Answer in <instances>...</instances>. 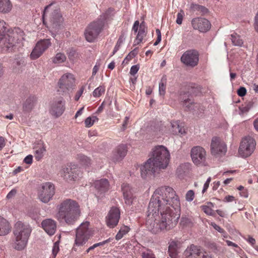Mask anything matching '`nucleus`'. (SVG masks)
Returning <instances> with one entry per match:
<instances>
[{
  "label": "nucleus",
  "instance_id": "8",
  "mask_svg": "<svg viewBox=\"0 0 258 258\" xmlns=\"http://www.w3.org/2000/svg\"><path fill=\"white\" fill-rule=\"evenodd\" d=\"M59 94L64 95L69 93L75 86V78L70 73H67L61 76L58 82Z\"/></svg>",
  "mask_w": 258,
  "mask_h": 258
},
{
  "label": "nucleus",
  "instance_id": "39",
  "mask_svg": "<svg viewBox=\"0 0 258 258\" xmlns=\"http://www.w3.org/2000/svg\"><path fill=\"white\" fill-rule=\"evenodd\" d=\"M66 59L64 54L62 53H57L53 58V62L55 63H60L64 62Z\"/></svg>",
  "mask_w": 258,
  "mask_h": 258
},
{
  "label": "nucleus",
  "instance_id": "48",
  "mask_svg": "<svg viewBox=\"0 0 258 258\" xmlns=\"http://www.w3.org/2000/svg\"><path fill=\"white\" fill-rule=\"evenodd\" d=\"M139 69L140 66L139 64L133 66L131 68L130 73L131 75L134 76L137 73Z\"/></svg>",
  "mask_w": 258,
  "mask_h": 258
},
{
  "label": "nucleus",
  "instance_id": "54",
  "mask_svg": "<svg viewBox=\"0 0 258 258\" xmlns=\"http://www.w3.org/2000/svg\"><path fill=\"white\" fill-rule=\"evenodd\" d=\"M33 156L31 155L27 156L24 159V162L27 164H31L32 163Z\"/></svg>",
  "mask_w": 258,
  "mask_h": 258
},
{
  "label": "nucleus",
  "instance_id": "28",
  "mask_svg": "<svg viewBox=\"0 0 258 258\" xmlns=\"http://www.w3.org/2000/svg\"><path fill=\"white\" fill-rule=\"evenodd\" d=\"M171 132L175 135H183L185 134V130L179 124L178 121H174L171 122Z\"/></svg>",
  "mask_w": 258,
  "mask_h": 258
},
{
  "label": "nucleus",
  "instance_id": "23",
  "mask_svg": "<svg viewBox=\"0 0 258 258\" xmlns=\"http://www.w3.org/2000/svg\"><path fill=\"white\" fill-rule=\"evenodd\" d=\"M202 253V251L197 246L192 244L185 249L184 255L185 258H199Z\"/></svg>",
  "mask_w": 258,
  "mask_h": 258
},
{
  "label": "nucleus",
  "instance_id": "15",
  "mask_svg": "<svg viewBox=\"0 0 258 258\" xmlns=\"http://www.w3.org/2000/svg\"><path fill=\"white\" fill-rule=\"evenodd\" d=\"M147 27L144 21L140 24L139 21L134 22L132 27V31L135 33H137L136 39L134 42V45H136L141 43L144 37L146 35Z\"/></svg>",
  "mask_w": 258,
  "mask_h": 258
},
{
  "label": "nucleus",
  "instance_id": "45",
  "mask_svg": "<svg viewBox=\"0 0 258 258\" xmlns=\"http://www.w3.org/2000/svg\"><path fill=\"white\" fill-rule=\"evenodd\" d=\"M195 197V192L192 190H189L185 194V200L187 202H191Z\"/></svg>",
  "mask_w": 258,
  "mask_h": 258
},
{
  "label": "nucleus",
  "instance_id": "44",
  "mask_svg": "<svg viewBox=\"0 0 258 258\" xmlns=\"http://www.w3.org/2000/svg\"><path fill=\"white\" fill-rule=\"evenodd\" d=\"M7 28L6 27V23L2 20L0 19V42L3 39L4 36L6 33Z\"/></svg>",
  "mask_w": 258,
  "mask_h": 258
},
{
  "label": "nucleus",
  "instance_id": "57",
  "mask_svg": "<svg viewBox=\"0 0 258 258\" xmlns=\"http://www.w3.org/2000/svg\"><path fill=\"white\" fill-rule=\"evenodd\" d=\"M84 90V88L83 87H82L81 88V89L76 93L75 97V99L76 101L79 100L80 97L81 96L82 94L83 93Z\"/></svg>",
  "mask_w": 258,
  "mask_h": 258
},
{
  "label": "nucleus",
  "instance_id": "52",
  "mask_svg": "<svg viewBox=\"0 0 258 258\" xmlns=\"http://www.w3.org/2000/svg\"><path fill=\"white\" fill-rule=\"evenodd\" d=\"M246 93V89L244 87H240L237 90V94L240 97H243L245 95Z\"/></svg>",
  "mask_w": 258,
  "mask_h": 258
},
{
  "label": "nucleus",
  "instance_id": "40",
  "mask_svg": "<svg viewBox=\"0 0 258 258\" xmlns=\"http://www.w3.org/2000/svg\"><path fill=\"white\" fill-rule=\"evenodd\" d=\"M98 120V118L96 116L88 117L85 120V126L87 127H90L93 125L94 122Z\"/></svg>",
  "mask_w": 258,
  "mask_h": 258
},
{
  "label": "nucleus",
  "instance_id": "42",
  "mask_svg": "<svg viewBox=\"0 0 258 258\" xmlns=\"http://www.w3.org/2000/svg\"><path fill=\"white\" fill-rule=\"evenodd\" d=\"M45 151V148L43 146L35 150V158L37 161H39L42 158Z\"/></svg>",
  "mask_w": 258,
  "mask_h": 258
},
{
  "label": "nucleus",
  "instance_id": "11",
  "mask_svg": "<svg viewBox=\"0 0 258 258\" xmlns=\"http://www.w3.org/2000/svg\"><path fill=\"white\" fill-rule=\"evenodd\" d=\"M54 193V186L53 184L50 182L43 183L38 189V199L42 202L47 203L52 199Z\"/></svg>",
  "mask_w": 258,
  "mask_h": 258
},
{
  "label": "nucleus",
  "instance_id": "27",
  "mask_svg": "<svg viewBox=\"0 0 258 258\" xmlns=\"http://www.w3.org/2000/svg\"><path fill=\"white\" fill-rule=\"evenodd\" d=\"M10 229L9 223L0 216V236L7 235L9 233Z\"/></svg>",
  "mask_w": 258,
  "mask_h": 258
},
{
  "label": "nucleus",
  "instance_id": "59",
  "mask_svg": "<svg viewBox=\"0 0 258 258\" xmlns=\"http://www.w3.org/2000/svg\"><path fill=\"white\" fill-rule=\"evenodd\" d=\"M112 239H111L110 238H109L108 239H107L106 240H104V241H103L102 242H99V243H95V244H94V247H97L99 246H102L104 244H105V243H107L110 242L111 241V240H112Z\"/></svg>",
  "mask_w": 258,
  "mask_h": 258
},
{
  "label": "nucleus",
  "instance_id": "13",
  "mask_svg": "<svg viewBox=\"0 0 258 258\" xmlns=\"http://www.w3.org/2000/svg\"><path fill=\"white\" fill-rule=\"evenodd\" d=\"M206 151L201 146L194 147L190 151V156L194 163L197 165L204 164L206 160Z\"/></svg>",
  "mask_w": 258,
  "mask_h": 258
},
{
  "label": "nucleus",
  "instance_id": "6",
  "mask_svg": "<svg viewBox=\"0 0 258 258\" xmlns=\"http://www.w3.org/2000/svg\"><path fill=\"white\" fill-rule=\"evenodd\" d=\"M104 24L103 20H98L89 24L84 33L86 40L89 42H94L102 30Z\"/></svg>",
  "mask_w": 258,
  "mask_h": 258
},
{
  "label": "nucleus",
  "instance_id": "30",
  "mask_svg": "<svg viewBox=\"0 0 258 258\" xmlns=\"http://www.w3.org/2000/svg\"><path fill=\"white\" fill-rule=\"evenodd\" d=\"M12 8V5L10 0H0V13H9Z\"/></svg>",
  "mask_w": 258,
  "mask_h": 258
},
{
  "label": "nucleus",
  "instance_id": "37",
  "mask_svg": "<svg viewBox=\"0 0 258 258\" xmlns=\"http://www.w3.org/2000/svg\"><path fill=\"white\" fill-rule=\"evenodd\" d=\"M125 37L123 34H122L119 39H118L117 43L114 48L113 51L112 52V55H114L119 49L120 47L121 44L123 42V41L125 40Z\"/></svg>",
  "mask_w": 258,
  "mask_h": 258
},
{
  "label": "nucleus",
  "instance_id": "56",
  "mask_svg": "<svg viewBox=\"0 0 258 258\" xmlns=\"http://www.w3.org/2000/svg\"><path fill=\"white\" fill-rule=\"evenodd\" d=\"M211 225L213 226V227L217 231H218V232H220V233H224L225 232V231L224 230V229H223L222 228H221L220 226H219L218 225H217L216 223H211Z\"/></svg>",
  "mask_w": 258,
  "mask_h": 258
},
{
  "label": "nucleus",
  "instance_id": "22",
  "mask_svg": "<svg viewBox=\"0 0 258 258\" xmlns=\"http://www.w3.org/2000/svg\"><path fill=\"white\" fill-rule=\"evenodd\" d=\"M94 184L95 188L97 190V194L99 197H102V195L106 192L109 188V184L106 179L97 180Z\"/></svg>",
  "mask_w": 258,
  "mask_h": 258
},
{
  "label": "nucleus",
  "instance_id": "46",
  "mask_svg": "<svg viewBox=\"0 0 258 258\" xmlns=\"http://www.w3.org/2000/svg\"><path fill=\"white\" fill-rule=\"evenodd\" d=\"M190 8L193 11L200 10L204 12L205 10H206V9L204 7L194 3L191 4Z\"/></svg>",
  "mask_w": 258,
  "mask_h": 258
},
{
  "label": "nucleus",
  "instance_id": "60",
  "mask_svg": "<svg viewBox=\"0 0 258 258\" xmlns=\"http://www.w3.org/2000/svg\"><path fill=\"white\" fill-rule=\"evenodd\" d=\"M6 145L5 139L3 137H0V151L5 147Z\"/></svg>",
  "mask_w": 258,
  "mask_h": 258
},
{
  "label": "nucleus",
  "instance_id": "12",
  "mask_svg": "<svg viewBox=\"0 0 258 258\" xmlns=\"http://www.w3.org/2000/svg\"><path fill=\"white\" fill-rule=\"evenodd\" d=\"M180 60L185 66L194 68L198 64L199 53L195 49L186 50L181 56Z\"/></svg>",
  "mask_w": 258,
  "mask_h": 258
},
{
  "label": "nucleus",
  "instance_id": "38",
  "mask_svg": "<svg viewBox=\"0 0 258 258\" xmlns=\"http://www.w3.org/2000/svg\"><path fill=\"white\" fill-rule=\"evenodd\" d=\"M213 206V204L211 202H209L207 203V205H203L201 208L202 210L207 215H212L213 214V210L212 209L211 207Z\"/></svg>",
  "mask_w": 258,
  "mask_h": 258
},
{
  "label": "nucleus",
  "instance_id": "1",
  "mask_svg": "<svg viewBox=\"0 0 258 258\" xmlns=\"http://www.w3.org/2000/svg\"><path fill=\"white\" fill-rule=\"evenodd\" d=\"M180 203L175 190L169 186L155 190L148 206L147 228L153 233L169 230L179 218Z\"/></svg>",
  "mask_w": 258,
  "mask_h": 258
},
{
  "label": "nucleus",
  "instance_id": "55",
  "mask_svg": "<svg viewBox=\"0 0 258 258\" xmlns=\"http://www.w3.org/2000/svg\"><path fill=\"white\" fill-rule=\"evenodd\" d=\"M100 66V63L99 62H96L95 66L93 67L92 71V77L94 76L97 73Z\"/></svg>",
  "mask_w": 258,
  "mask_h": 258
},
{
  "label": "nucleus",
  "instance_id": "51",
  "mask_svg": "<svg viewBox=\"0 0 258 258\" xmlns=\"http://www.w3.org/2000/svg\"><path fill=\"white\" fill-rule=\"evenodd\" d=\"M142 258H155L154 255L150 251H145L142 253Z\"/></svg>",
  "mask_w": 258,
  "mask_h": 258
},
{
  "label": "nucleus",
  "instance_id": "10",
  "mask_svg": "<svg viewBox=\"0 0 258 258\" xmlns=\"http://www.w3.org/2000/svg\"><path fill=\"white\" fill-rule=\"evenodd\" d=\"M59 174L67 181L77 180L82 175L80 169L74 164H71L66 167H63L60 171Z\"/></svg>",
  "mask_w": 258,
  "mask_h": 258
},
{
  "label": "nucleus",
  "instance_id": "34",
  "mask_svg": "<svg viewBox=\"0 0 258 258\" xmlns=\"http://www.w3.org/2000/svg\"><path fill=\"white\" fill-rule=\"evenodd\" d=\"M77 159L80 163L83 165L88 166L91 164V159L83 154H79L77 155Z\"/></svg>",
  "mask_w": 258,
  "mask_h": 258
},
{
  "label": "nucleus",
  "instance_id": "5",
  "mask_svg": "<svg viewBox=\"0 0 258 258\" xmlns=\"http://www.w3.org/2000/svg\"><path fill=\"white\" fill-rule=\"evenodd\" d=\"M89 223L86 222L82 223L77 229L75 245L73 249L77 250L76 247L84 245L92 236V233L89 229Z\"/></svg>",
  "mask_w": 258,
  "mask_h": 258
},
{
  "label": "nucleus",
  "instance_id": "16",
  "mask_svg": "<svg viewBox=\"0 0 258 258\" xmlns=\"http://www.w3.org/2000/svg\"><path fill=\"white\" fill-rule=\"evenodd\" d=\"M120 216L119 209L116 207H112L106 217L107 225L110 228H113L116 226L118 223Z\"/></svg>",
  "mask_w": 258,
  "mask_h": 258
},
{
  "label": "nucleus",
  "instance_id": "53",
  "mask_svg": "<svg viewBox=\"0 0 258 258\" xmlns=\"http://www.w3.org/2000/svg\"><path fill=\"white\" fill-rule=\"evenodd\" d=\"M226 242L229 246H232V247L236 248L237 249L235 250L236 251H238V249L241 250L240 247H239L238 245L236 244V243H235L230 240H226Z\"/></svg>",
  "mask_w": 258,
  "mask_h": 258
},
{
  "label": "nucleus",
  "instance_id": "62",
  "mask_svg": "<svg viewBox=\"0 0 258 258\" xmlns=\"http://www.w3.org/2000/svg\"><path fill=\"white\" fill-rule=\"evenodd\" d=\"M16 63L17 66H25V62L23 58L17 59L16 61Z\"/></svg>",
  "mask_w": 258,
  "mask_h": 258
},
{
  "label": "nucleus",
  "instance_id": "43",
  "mask_svg": "<svg viewBox=\"0 0 258 258\" xmlns=\"http://www.w3.org/2000/svg\"><path fill=\"white\" fill-rule=\"evenodd\" d=\"M180 224L183 226H191L192 225V219L187 217H182Z\"/></svg>",
  "mask_w": 258,
  "mask_h": 258
},
{
  "label": "nucleus",
  "instance_id": "20",
  "mask_svg": "<svg viewBox=\"0 0 258 258\" xmlns=\"http://www.w3.org/2000/svg\"><path fill=\"white\" fill-rule=\"evenodd\" d=\"M127 149L125 145H120L118 146L113 151L111 159L114 162L121 161L126 155Z\"/></svg>",
  "mask_w": 258,
  "mask_h": 258
},
{
  "label": "nucleus",
  "instance_id": "63",
  "mask_svg": "<svg viewBox=\"0 0 258 258\" xmlns=\"http://www.w3.org/2000/svg\"><path fill=\"white\" fill-rule=\"evenodd\" d=\"M138 48H135L134 50H133L132 51H131L128 54L134 58L135 57L137 54H138Z\"/></svg>",
  "mask_w": 258,
  "mask_h": 258
},
{
  "label": "nucleus",
  "instance_id": "50",
  "mask_svg": "<svg viewBox=\"0 0 258 258\" xmlns=\"http://www.w3.org/2000/svg\"><path fill=\"white\" fill-rule=\"evenodd\" d=\"M58 250H59V244L57 242H56L54 243L53 248H52V254H53L54 257H55V256L56 255Z\"/></svg>",
  "mask_w": 258,
  "mask_h": 258
},
{
  "label": "nucleus",
  "instance_id": "49",
  "mask_svg": "<svg viewBox=\"0 0 258 258\" xmlns=\"http://www.w3.org/2000/svg\"><path fill=\"white\" fill-rule=\"evenodd\" d=\"M156 32L157 35V38L156 41L154 43V46L157 45L161 40V33L160 30L159 29H157L156 30Z\"/></svg>",
  "mask_w": 258,
  "mask_h": 258
},
{
  "label": "nucleus",
  "instance_id": "36",
  "mask_svg": "<svg viewBox=\"0 0 258 258\" xmlns=\"http://www.w3.org/2000/svg\"><path fill=\"white\" fill-rule=\"evenodd\" d=\"M11 33L15 36V38L19 41V42H20L24 39V33L19 28H15L13 31V32Z\"/></svg>",
  "mask_w": 258,
  "mask_h": 258
},
{
  "label": "nucleus",
  "instance_id": "7",
  "mask_svg": "<svg viewBox=\"0 0 258 258\" xmlns=\"http://www.w3.org/2000/svg\"><path fill=\"white\" fill-rule=\"evenodd\" d=\"M227 151V145L220 138L213 137L210 144V152L212 156L220 158L225 155Z\"/></svg>",
  "mask_w": 258,
  "mask_h": 258
},
{
  "label": "nucleus",
  "instance_id": "41",
  "mask_svg": "<svg viewBox=\"0 0 258 258\" xmlns=\"http://www.w3.org/2000/svg\"><path fill=\"white\" fill-rule=\"evenodd\" d=\"M105 87L104 86H99L93 92V96L94 97H99L104 93Z\"/></svg>",
  "mask_w": 258,
  "mask_h": 258
},
{
  "label": "nucleus",
  "instance_id": "26",
  "mask_svg": "<svg viewBox=\"0 0 258 258\" xmlns=\"http://www.w3.org/2000/svg\"><path fill=\"white\" fill-rule=\"evenodd\" d=\"M180 99L182 100L183 105L188 110H195L197 106L189 98L188 93H185L180 95Z\"/></svg>",
  "mask_w": 258,
  "mask_h": 258
},
{
  "label": "nucleus",
  "instance_id": "17",
  "mask_svg": "<svg viewBox=\"0 0 258 258\" xmlns=\"http://www.w3.org/2000/svg\"><path fill=\"white\" fill-rule=\"evenodd\" d=\"M191 24L194 29L198 30L201 32H206L211 28V23L206 19L196 18L192 20Z\"/></svg>",
  "mask_w": 258,
  "mask_h": 258
},
{
  "label": "nucleus",
  "instance_id": "9",
  "mask_svg": "<svg viewBox=\"0 0 258 258\" xmlns=\"http://www.w3.org/2000/svg\"><path fill=\"white\" fill-rule=\"evenodd\" d=\"M256 146V142L254 139L247 136L242 138L238 149L239 155L243 157H249L253 152Z\"/></svg>",
  "mask_w": 258,
  "mask_h": 258
},
{
  "label": "nucleus",
  "instance_id": "21",
  "mask_svg": "<svg viewBox=\"0 0 258 258\" xmlns=\"http://www.w3.org/2000/svg\"><path fill=\"white\" fill-rule=\"evenodd\" d=\"M41 225L45 231L49 235H53L56 229V222L51 219H47L43 220Z\"/></svg>",
  "mask_w": 258,
  "mask_h": 258
},
{
  "label": "nucleus",
  "instance_id": "31",
  "mask_svg": "<svg viewBox=\"0 0 258 258\" xmlns=\"http://www.w3.org/2000/svg\"><path fill=\"white\" fill-rule=\"evenodd\" d=\"M62 20V18L60 14L57 12H54L50 18V21L53 24V27L56 28L57 26H59Z\"/></svg>",
  "mask_w": 258,
  "mask_h": 258
},
{
  "label": "nucleus",
  "instance_id": "29",
  "mask_svg": "<svg viewBox=\"0 0 258 258\" xmlns=\"http://www.w3.org/2000/svg\"><path fill=\"white\" fill-rule=\"evenodd\" d=\"M179 245V243L174 241L170 243L168 247V252L171 258H176Z\"/></svg>",
  "mask_w": 258,
  "mask_h": 258
},
{
  "label": "nucleus",
  "instance_id": "64",
  "mask_svg": "<svg viewBox=\"0 0 258 258\" xmlns=\"http://www.w3.org/2000/svg\"><path fill=\"white\" fill-rule=\"evenodd\" d=\"M255 29L258 32V12L257 13L255 17V23H254Z\"/></svg>",
  "mask_w": 258,
  "mask_h": 258
},
{
  "label": "nucleus",
  "instance_id": "33",
  "mask_svg": "<svg viewBox=\"0 0 258 258\" xmlns=\"http://www.w3.org/2000/svg\"><path fill=\"white\" fill-rule=\"evenodd\" d=\"M166 77L164 76L162 77L160 82L159 84V93L160 95L163 96L165 95L166 92Z\"/></svg>",
  "mask_w": 258,
  "mask_h": 258
},
{
  "label": "nucleus",
  "instance_id": "24",
  "mask_svg": "<svg viewBox=\"0 0 258 258\" xmlns=\"http://www.w3.org/2000/svg\"><path fill=\"white\" fill-rule=\"evenodd\" d=\"M36 103V98L34 96H30L28 97L23 106V112L25 113H29L33 109Z\"/></svg>",
  "mask_w": 258,
  "mask_h": 258
},
{
  "label": "nucleus",
  "instance_id": "35",
  "mask_svg": "<svg viewBox=\"0 0 258 258\" xmlns=\"http://www.w3.org/2000/svg\"><path fill=\"white\" fill-rule=\"evenodd\" d=\"M130 228L126 226H122L117 234L115 236V239L117 240L121 239L123 236L129 231Z\"/></svg>",
  "mask_w": 258,
  "mask_h": 258
},
{
  "label": "nucleus",
  "instance_id": "32",
  "mask_svg": "<svg viewBox=\"0 0 258 258\" xmlns=\"http://www.w3.org/2000/svg\"><path fill=\"white\" fill-rule=\"evenodd\" d=\"M230 36V39L234 45L237 46H242L243 43V41L242 39L240 38V36L239 35L235 33L231 34Z\"/></svg>",
  "mask_w": 258,
  "mask_h": 258
},
{
  "label": "nucleus",
  "instance_id": "3",
  "mask_svg": "<svg viewBox=\"0 0 258 258\" xmlns=\"http://www.w3.org/2000/svg\"><path fill=\"white\" fill-rule=\"evenodd\" d=\"M58 212L55 218L60 223L73 225L80 216L79 205L74 200L66 199L57 206Z\"/></svg>",
  "mask_w": 258,
  "mask_h": 258
},
{
  "label": "nucleus",
  "instance_id": "25",
  "mask_svg": "<svg viewBox=\"0 0 258 258\" xmlns=\"http://www.w3.org/2000/svg\"><path fill=\"white\" fill-rule=\"evenodd\" d=\"M2 41H3L4 44L7 48L13 47L16 43L19 42L12 33L7 34L6 33H5Z\"/></svg>",
  "mask_w": 258,
  "mask_h": 258
},
{
  "label": "nucleus",
  "instance_id": "18",
  "mask_svg": "<svg viewBox=\"0 0 258 258\" xmlns=\"http://www.w3.org/2000/svg\"><path fill=\"white\" fill-rule=\"evenodd\" d=\"M122 191L125 203L128 205H131L134 199L135 190L127 183H123L121 186Z\"/></svg>",
  "mask_w": 258,
  "mask_h": 258
},
{
  "label": "nucleus",
  "instance_id": "61",
  "mask_svg": "<svg viewBox=\"0 0 258 258\" xmlns=\"http://www.w3.org/2000/svg\"><path fill=\"white\" fill-rule=\"evenodd\" d=\"M235 200V198L232 196H228L225 197L224 201L226 202H231Z\"/></svg>",
  "mask_w": 258,
  "mask_h": 258
},
{
  "label": "nucleus",
  "instance_id": "58",
  "mask_svg": "<svg viewBox=\"0 0 258 258\" xmlns=\"http://www.w3.org/2000/svg\"><path fill=\"white\" fill-rule=\"evenodd\" d=\"M128 121H129V117L127 116H126L124 118L123 123L122 124V127H121L122 131H124L126 129L127 125L128 124Z\"/></svg>",
  "mask_w": 258,
  "mask_h": 258
},
{
  "label": "nucleus",
  "instance_id": "2",
  "mask_svg": "<svg viewBox=\"0 0 258 258\" xmlns=\"http://www.w3.org/2000/svg\"><path fill=\"white\" fill-rule=\"evenodd\" d=\"M170 154L163 146H158L153 149L152 156L140 167L141 176L145 178L148 175L158 173L167 168L170 160Z\"/></svg>",
  "mask_w": 258,
  "mask_h": 258
},
{
  "label": "nucleus",
  "instance_id": "4",
  "mask_svg": "<svg viewBox=\"0 0 258 258\" xmlns=\"http://www.w3.org/2000/svg\"><path fill=\"white\" fill-rule=\"evenodd\" d=\"M31 232V229L29 225L20 221L15 224L14 234L15 236L14 248L16 249L21 250L26 247Z\"/></svg>",
  "mask_w": 258,
  "mask_h": 258
},
{
  "label": "nucleus",
  "instance_id": "47",
  "mask_svg": "<svg viewBox=\"0 0 258 258\" xmlns=\"http://www.w3.org/2000/svg\"><path fill=\"white\" fill-rule=\"evenodd\" d=\"M184 15V12L182 10H181L180 13H178L177 15L176 23L177 24L180 25L182 23L183 17Z\"/></svg>",
  "mask_w": 258,
  "mask_h": 258
},
{
  "label": "nucleus",
  "instance_id": "14",
  "mask_svg": "<svg viewBox=\"0 0 258 258\" xmlns=\"http://www.w3.org/2000/svg\"><path fill=\"white\" fill-rule=\"evenodd\" d=\"M50 45L49 39H43L38 41L31 53V59H35L39 57Z\"/></svg>",
  "mask_w": 258,
  "mask_h": 258
},
{
  "label": "nucleus",
  "instance_id": "19",
  "mask_svg": "<svg viewBox=\"0 0 258 258\" xmlns=\"http://www.w3.org/2000/svg\"><path fill=\"white\" fill-rule=\"evenodd\" d=\"M65 101L58 100L54 101L51 105L50 110V113L55 117L62 115L65 110Z\"/></svg>",
  "mask_w": 258,
  "mask_h": 258
}]
</instances>
